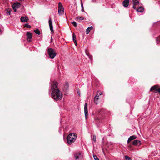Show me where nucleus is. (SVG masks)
Returning <instances> with one entry per match:
<instances>
[{"label":"nucleus","mask_w":160,"mask_h":160,"mask_svg":"<svg viewBox=\"0 0 160 160\" xmlns=\"http://www.w3.org/2000/svg\"><path fill=\"white\" fill-rule=\"evenodd\" d=\"M58 84L57 82H53L51 85V89L52 90L51 93L52 97L57 101L61 100L62 97L61 92L58 88Z\"/></svg>","instance_id":"nucleus-1"},{"label":"nucleus","mask_w":160,"mask_h":160,"mask_svg":"<svg viewBox=\"0 0 160 160\" xmlns=\"http://www.w3.org/2000/svg\"><path fill=\"white\" fill-rule=\"evenodd\" d=\"M77 138V134L75 133L69 134L67 137V142L69 144H71L74 142Z\"/></svg>","instance_id":"nucleus-2"},{"label":"nucleus","mask_w":160,"mask_h":160,"mask_svg":"<svg viewBox=\"0 0 160 160\" xmlns=\"http://www.w3.org/2000/svg\"><path fill=\"white\" fill-rule=\"evenodd\" d=\"M48 54L51 59H53L56 55V53L54 49L51 48H49L48 49Z\"/></svg>","instance_id":"nucleus-3"},{"label":"nucleus","mask_w":160,"mask_h":160,"mask_svg":"<svg viewBox=\"0 0 160 160\" xmlns=\"http://www.w3.org/2000/svg\"><path fill=\"white\" fill-rule=\"evenodd\" d=\"M150 91L155 93L158 92L160 94V87L157 85H154L151 88Z\"/></svg>","instance_id":"nucleus-4"},{"label":"nucleus","mask_w":160,"mask_h":160,"mask_svg":"<svg viewBox=\"0 0 160 160\" xmlns=\"http://www.w3.org/2000/svg\"><path fill=\"white\" fill-rule=\"evenodd\" d=\"M58 12L59 15H62L64 13V8L61 2H59L58 3Z\"/></svg>","instance_id":"nucleus-5"},{"label":"nucleus","mask_w":160,"mask_h":160,"mask_svg":"<svg viewBox=\"0 0 160 160\" xmlns=\"http://www.w3.org/2000/svg\"><path fill=\"white\" fill-rule=\"evenodd\" d=\"M75 160H80L82 158L83 155L80 152H76L74 154Z\"/></svg>","instance_id":"nucleus-6"},{"label":"nucleus","mask_w":160,"mask_h":160,"mask_svg":"<svg viewBox=\"0 0 160 160\" xmlns=\"http://www.w3.org/2000/svg\"><path fill=\"white\" fill-rule=\"evenodd\" d=\"M21 4L19 2L14 3L12 5V8L14 11L16 12L17 9L20 6Z\"/></svg>","instance_id":"nucleus-7"},{"label":"nucleus","mask_w":160,"mask_h":160,"mask_svg":"<svg viewBox=\"0 0 160 160\" xmlns=\"http://www.w3.org/2000/svg\"><path fill=\"white\" fill-rule=\"evenodd\" d=\"M84 110L86 119H87V117L88 116V104L86 103L84 104Z\"/></svg>","instance_id":"nucleus-8"},{"label":"nucleus","mask_w":160,"mask_h":160,"mask_svg":"<svg viewBox=\"0 0 160 160\" xmlns=\"http://www.w3.org/2000/svg\"><path fill=\"white\" fill-rule=\"evenodd\" d=\"M26 35L27 36V39L28 41L29 42H31L32 39V34L29 32H27V33Z\"/></svg>","instance_id":"nucleus-9"},{"label":"nucleus","mask_w":160,"mask_h":160,"mask_svg":"<svg viewBox=\"0 0 160 160\" xmlns=\"http://www.w3.org/2000/svg\"><path fill=\"white\" fill-rule=\"evenodd\" d=\"M49 25L50 30L52 33H54V30L53 29V26L52 24V22L51 18H49L48 21Z\"/></svg>","instance_id":"nucleus-10"},{"label":"nucleus","mask_w":160,"mask_h":160,"mask_svg":"<svg viewBox=\"0 0 160 160\" xmlns=\"http://www.w3.org/2000/svg\"><path fill=\"white\" fill-rule=\"evenodd\" d=\"M29 19L27 17L22 16L20 18V21L21 22H27Z\"/></svg>","instance_id":"nucleus-11"},{"label":"nucleus","mask_w":160,"mask_h":160,"mask_svg":"<svg viewBox=\"0 0 160 160\" xmlns=\"http://www.w3.org/2000/svg\"><path fill=\"white\" fill-rule=\"evenodd\" d=\"M141 144L140 141L138 140H134L132 142V144L136 146H139Z\"/></svg>","instance_id":"nucleus-12"},{"label":"nucleus","mask_w":160,"mask_h":160,"mask_svg":"<svg viewBox=\"0 0 160 160\" xmlns=\"http://www.w3.org/2000/svg\"><path fill=\"white\" fill-rule=\"evenodd\" d=\"M132 1L133 3V8L135 9L136 8V6L138 5L139 2L137 0H132Z\"/></svg>","instance_id":"nucleus-13"},{"label":"nucleus","mask_w":160,"mask_h":160,"mask_svg":"<svg viewBox=\"0 0 160 160\" xmlns=\"http://www.w3.org/2000/svg\"><path fill=\"white\" fill-rule=\"evenodd\" d=\"M137 138V137L135 135L131 136L128 139V143H129L131 141Z\"/></svg>","instance_id":"nucleus-14"},{"label":"nucleus","mask_w":160,"mask_h":160,"mask_svg":"<svg viewBox=\"0 0 160 160\" xmlns=\"http://www.w3.org/2000/svg\"><path fill=\"white\" fill-rule=\"evenodd\" d=\"M129 0H124L123 2V5L125 7H127L129 3Z\"/></svg>","instance_id":"nucleus-15"},{"label":"nucleus","mask_w":160,"mask_h":160,"mask_svg":"<svg viewBox=\"0 0 160 160\" xmlns=\"http://www.w3.org/2000/svg\"><path fill=\"white\" fill-rule=\"evenodd\" d=\"M69 84L68 82H66L64 85L63 88V90L67 91L68 89Z\"/></svg>","instance_id":"nucleus-16"},{"label":"nucleus","mask_w":160,"mask_h":160,"mask_svg":"<svg viewBox=\"0 0 160 160\" xmlns=\"http://www.w3.org/2000/svg\"><path fill=\"white\" fill-rule=\"evenodd\" d=\"M144 10V8L142 7H140L137 9V11L140 12H142Z\"/></svg>","instance_id":"nucleus-17"},{"label":"nucleus","mask_w":160,"mask_h":160,"mask_svg":"<svg viewBox=\"0 0 160 160\" xmlns=\"http://www.w3.org/2000/svg\"><path fill=\"white\" fill-rule=\"evenodd\" d=\"M93 29V27L92 26H91L88 27L86 29V33L87 34H88L90 31L91 30H92Z\"/></svg>","instance_id":"nucleus-18"},{"label":"nucleus","mask_w":160,"mask_h":160,"mask_svg":"<svg viewBox=\"0 0 160 160\" xmlns=\"http://www.w3.org/2000/svg\"><path fill=\"white\" fill-rule=\"evenodd\" d=\"M6 13L8 15H10L11 12L12 11V9L11 8H8L6 10Z\"/></svg>","instance_id":"nucleus-19"},{"label":"nucleus","mask_w":160,"mask_h":160,"mask_svg":"<svg viewBox=\"0 0 160 160\" xmlns=\"http://www.w3.org/2000/svg\"><path fill=\"white\" fill-rule=\"evenodd\" d=\"M98 98L97 97V96H95L94 99V102L96 104H98Z\"/></svg>","instance_id":"nucleus-20"},{"label":"nucleus","mask_w":160,"mask_h":160,"mask_svg":"<svg viewBox=\"0 0 160 160\" xmlns=\"http://www.w3.org/2000/svg\"><path fill=\"white\" fill-rule=\"evenodd\" d=\"M85 52H86V54L88 56V57H89V58H90V59H91L92 58V56H91V55H90L89 52L87 51L86 50H85Z\"/></svg>","instance_id":"nucleus-21"},{"label":"nucleus","mask_w":160,"mask_h":160,"mask_svg":"<svg viewBox=\"0 0 160 160\" xmlns=\"http://www.w3.org/2000/svg\"><path fill=\"white\" fill-rule=\"evenodd\" d=\"M72 38L73 42H76V41H77L76 37L74 33H73L72 34Z\"/></svg>","instance_id":"nucleus-22"},{"label":"nucleus","mask_w":160,"mask_h":160,"mask_svg":"<svg viewBox=\"0 0 160 160\" xmlns=\"http://www.w3.org/2000/svg\"><path fill=\"white\" fill-rule=\"evenodd\" d=\"M83 19H84V17H77L76 18V20H82Z\"/></svg>","instance_id":"nucleus-23"},{"label":"nucleus","mask_w":160,"mask_h":160,"mask_svg":"<svg viewBox=\"0 0 160 160\" xmlns=\"http://www.w3.org/2000/svg\"><path fill=\"white\" fill-rule=\"evenodd\" d=\"M101 118L99 117V116L96 117L95 118V120L96 121H97L98 122H100Z\"/></svg>","instance_id":"nucleus-24"},{"label":"nucleus","mask_w":160,"mask_h":160,"mask_svg":"<svg viewBox=\"0 0 160 160\" xmlns=\"http://www.w3.org/2000/svg\"><path fill=\"white\" fill-rule=\"evenodd\" d=\"M34 32L38 35H40V32L38 29H37L36 30H34Z\"/></svg>","instance_id":"nucleus-25"},{"label":"nucleus","mask_w":160,"mask_h":160,"mask_svg":"<svg viewBox=\"0 0 160 160\" xmlns=\"http://www.w3.org/2000/svg\"><path fill=\"white\" fill-rule=\"evenodd\" d=\"M24 27L30 28L31 26L30 25H29L28 24H26L24 25Z\"/></svg>","instance_id":"nucleus-26"},{"label":"nucleus","mask_w":160,"mask_h":160,"mask_svg":"<svg viewBox=\"0 0 160 160\" xmlns=\"http://www.w3.org/2000/svg\"><path fill=\"white\" fill-rule=\"evenodd\" d=\"M156 41L157 44H158L159 43H160V35L157 38Z\"/></svg>","instance_id":"nucleus-27"},{"label":"nucleus","mask_w":160,"mask_h":160,"mask_svg":"<svg viewBox=\"0 0 160 160\" xmlns=\"http://www.w3.org/2000/svg\"><path fill=\"white\" fill-rule=\"evenodd\" d=\"M103 112V110L102 109L99 110L98 111V113L100 115H102L103 114L102 113Z\"/></svg>","instance_id":"nucleus-28"},{"label":"nucleus","mask_w":160,"mask_h":160,"mask_svg":"<svg viewBox=\"0 0 160 160\" xmlns=\"http://www.w3.org/2000/svg\"><path fill=\"white\" fill-rule=\"evenodd\" d=\"M125 158L126 160H131V158L127 156H125Z\"/></svg>","instance_id":"nucleus-29"},{"label":"nucleus","mask_w":160,"mask_h":160,"mask_svg":"<svg viewBox=\"0 0 160 160\" xmlns=\"http://www.w3.org/2000/svg\"><path fill=\"white\" fill-rule=\"evenodd\" d=\"M72 24H73V26L75 27H76L77 26V24L76 22H72Z\"/></svg>","instance_id":"nucleus-30"},{"label":"nucleus","mask_w":160,"mask_h":160,"mask_svg":"<svg viewBox=\"0 0 160 160\" xmlns=\"http://www.w3.org/2000/svg\"><path fill=\"white\" fill-rule=\"evenodd\" d=\"M102 94V93H101V92H98L97 93V94L95 96H97V97L98 98L99 96L100 95H101Z\"/></svg>","instance_id":"nucleus-31"},{"label":"nucleus","mask_w":160,"mask_h":160,"mask_svg":"<svg viewBox=\"0 0 160 160\" xmlns=\"http://www.w3.org/2000/svg\"><path fill=\"white\" fill-rule=\"evenodd\" d=\"M94 158L95 160H99L98 158V157L96 156V155H93Z\"/></svg>","instance_id":"nucleus-32"},{"label":"nucleus","mask_w":160,"mask_h":160,"mask_svg":"<svg viewBox=\"0 0 160 160\" xmlns=\"http://www.w3.org/2000/svg\"><path fill=\"white\" fill-rule=\"evenodd\" d=\"M77 92L78 95H79V96H80V90L78 88V89H77Z\"/></svg>","instance_id":"nucleus-33"},{"label":"nucleus","mask_w":160,"mask_h":160,"mask_svg":"<svg viewBox=\"0 0 160 160\" xmlns=\"http://www.w3.org/2000/svg\"><path fill=\"white\" fill-rule=\"evenodd\" d=\"M92 140L95 142L96 141V137L95 135H93V138Z\"/></svg>","instance_id":"nucleus-34"},{"label":"nucleus","mask_w":160,"mask_h":160,"mask_svg":"<svg viewBox=\"0 0 160 160\" xmlns=\"http://www.w3.org/2000/svg\"><path fill=\"white\" fill-rule=\"evenodd\" d=\"M128 147H129L130 148V150H132V149H133V148H132V145H129V146H128Z\"/></svg>","instance_id":"nucleus-35"},{"label":"nucleus","mask_w":160,"mask_h":160,"mask_svg":"<svg viewBox=\"0 0 160 160\" xmlns=\"http://www.w3.org/2000/svg\"><path fill=\"white\" fill-rule=\"evenodd\" d=\"M81 7H82V8H84L83 6V3H82V1H81Z\"/></svg>","instance_id":"nucleus-36"},{"label":"nucleus","mask_w":160,"mask_h":160,"mask_svg":"<svg viewBox=\"0 0 160 160\" xmlns=\"http://www.w3.org/2000/svg\"><path fill=\"white\" fill-rule=\"evenodd\" d=\"M82 12H84V8H82Z\"/></svg>","instance_id":"nucleus-37"},{"label":"nucleus","mask_w":160,"mask_h":160,"mask_svg":"<svg viewBox=\"0 0 160 160\" xmlns=\"http://www.w3.org/2000/svg\"><path fill=\"white\" fill-rule=\"evenodd\" d=\"M74 42L76 46H77V41H76V42Z\"/></svg>","instance_id":"nucleus-38"},{"label":"nucleus","mask_w":160,"mask_h":160,"mask_svg":"<svg viewBox=\"0 0 160 160\" xmlns=\"http://www.w3.org/2000/svg\"><path fill=\"white\" fill-rule=\"evenodd\" d=\"M18 0L20 1H24V0Z\"/></svg>","instance_id":"nucleus-39"},{"label":"nucleus","mask_w":160,"mask_h":160,"mask_svg":"<svg viewBox=\"0 0 160 160\" xmlns=\"http://www.w3.org/2000/svg\"><path fill=\"white\" fill-rule=\"evenodd\" d=\"M51 40H52V37H51Z\"/></svg>","instance_id":"nucleus-40"},{"label":"nucleus","mask_w":160,"mask_h":160,"mask_svg":"<svg viewBox=\"0 0 160 160\" xmlns=\"http://www.w3.org/2000/svg\"><path fill=\"white\" fill-rule=\"evenodd\" d=\"M1 31V29H0V31Z\"/></svg>","instance_id":"nucleus-41"}]
</instances>
